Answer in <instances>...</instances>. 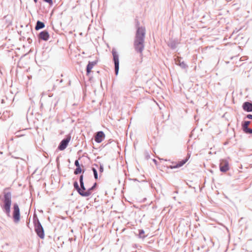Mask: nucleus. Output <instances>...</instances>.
Instances as JSON below:
<instances>
[{"instance_id":"423d86ee","label":"nucleus","mask_w":252,"mask_h":252,"mask_svg":"<svg viewBox=\"0 0 252 252\" xmlns=\"http://www.w3.org/2000/svg\"><path fill=\"white\" fill-rule=\"evenodd\" d=\"M71 137L70 134L66 135L65 137L60 142L58 147V149L60 151H63L65 149L71 140Z\"/></svg>"},{"instance_id":"72a5a7b5","label":"nucleus","mask_w":252,"mask_h":252,"mask_svg":"<svg viewBox=\"0 0 252 252\" xmlns=\"http://www.w3.org/2000/svg\"><path fill=\"white\" fill-rule=\"evenodd\" d=\"M14 72V67H13L10 71L11 73H13Z\"/></svg>"},{"instance_id":"e433bc0d","label":"nucleus","mask_w":252,"mask_h":252,"mask_svg":"<svg viewBox=\"0 0 252 252\" xmlns=\"http://www.w3.org/2000/svg\"><path fill=\"white\" fill-rule=\"evenodd\" d=\"M63 79H61L60 81H59V82L60 83H62L63 82Z\"/></svg>"},{"instance_id":"2eb2a0df","label":"nucleus","mask_w":252,"mask_h":252,"mask_svg":"<svg viewBox=\"0 0 252 252\" xmlns=\"http://www.w3.org/2000/svg\"><path fill=\"white\" fill-rule=\"evenodd\" d=\"M79 189L77 190L78 194L82 197H88V189H86L85 186L79 187Z\"/></svg>"},{"instance_id":"a18cd8bd","label":"nucleus","mask_w":252,"mask_h":252,"mask_svg":"<svg viewBox=\"0 0 252 252\" xmlns=\"http://www.w3.org/2000/svg\"><path fill=\"white\" fill-rule=\"evenodd\" d=\"M149 157H150V156H149V155H148V156H147V158H149Z\"/></svg>"},{"instance_id":"39448f33","label":"nucleus","mask_w":252,"mask_h":252,"mask_svg":"<svg viewBox=\"0 0 252 252\" xmlns=\"http://www.w3.org/2000/svg\"><path fill=\"white\" fill-rule=\"evenodd\" d=\"M112 54L113 56V61L114 63L115 73L117 75L119 70V54L115 48L112 50Z\"/></svg>"},{"instance_id":"7c9ffc66","label":"nucleus","mask_w":252,"mask_h":252,"mask_svg":"<svg viewBox=\"0 0 252 252\" xmlns=\"http://www.w3.org/2000/svg\"><path fill=\"white\" fill-rule=\"evenodd\" d=\"M246 118L249 119H252V114H248L246 116Z\"/></svg>"},{"instance_id":"dca6fc26","label":"nucleus","mask_w":252,"mask_h":252,"mask_svg":"<svg viewBox=\"0 0 252 252\" xmlns=\"http://www.w3.org/2000/svg\"><path fill=\"white\" fill-rule=\"evenodd\" d=\"M179 42L176 40H171L168 43V46L172 49H175L177 48V46Z\"/></svg>"},{"instance_id":"ea45409f","label":"nucleus","mask_w":252,"mask_h":252,"mask_svg":"<svg viewBox=\"0 0 252 252\" xmlns=\"http://www.w3.org/2000/svg\"><path fill=\"white\" fill-rule=\"evenodd\" d=\"M58 103V101L55 103L54 104V107L56 106V105H57V103Z\"/></svg>"},{"instance_id":"49530a36","label":"nucleus","mask_w":252,"mask_h":252,"mask_svg":"<svg viewBox=\"0 0 252 252\" xmlns=\"http://www.w3.org/2000/svg\"><path fill=\"white\" fill-rule=\"evenodd\" d=\"M149 157H150V156H149V155H148V156H147V158H149Z\"/></svg>"},{"instance_id":"a211bd4d","label":"nucleus","mask_w":252,"mask_h":252,"mask_svg":"<svg viewBox=\"0 0 252 252\" xmlns=\"http://www.w3.org/2000/svg\"><path fill=\"white\" fill-rule=\"evenodd\" d=\"M97 187V184L95 182L91 188L88 189V197L90 196L92 192L96 190Z\"/></svg>"},{"instance_id":"c756f323","label":"nucleus","mask_w":252,"mask_h":252,"mask_svg":"<svg viewBox=\"0 0 252 252\" xmlns=\"http://www.w3.org/2000/svg\"><path fill=\"white\" fill-rule=\"evenodd\" d=\"M83 179H84V176H83V175L82 174L79 177V182L84 181Z\"/></svg>"},{"instance_id":"58836bf2","label":"nucleus","mask_w":252,"mask_h":252,"mask_svg":"<svg viewBox=\"0 0 252 252\" xmlns=\"http://www.w3.org/2000/svg\"><path fill=\"white\" fill-rule=\"evenodd\" d=\"M37 0H33L34 2L35 3H36V2H37Z\"/></svg>"},{"instance_id":"5701e85b","label":"nucleus","mask_w":252,"mask_h":252,"mask_svg":"<svg viewBox=\"0 0 252 252\" xmlns=\"http://www.w3.org/2000/svg\"><path fill=\"white\" fill-rule=\"evenodd\" d=\"M20 220V209L17 204V223Z\"/></svg>"},{"instance_id":"f257e3e1","label":"nucleus","mask_w":252,"mask_h":252,"mask_svg":"<svg viewBox=\"0 0 252 252\" xmlns=\"http://www.w3.org/2000/svg\"><path fill=\"white\" fill-rule=\"evenodd\" d=\"M135 27L136 31L133 46L135 51L142 54L145 47L146 29L144 27L140 26V22L138 20H135Z\"/></svg>"},{"instance_id":"2f4dec72","label":"nucleus","mask_w":252,"mask_h":252,"mask_svg":"<svg viewBox=\"0 0 252 252\" xmlns=\"http://www.w3.org/2000/svg\"><path fill=\"white\" fill-rule=\"evenodd\" d=\"M79 183H80V187H82L85 186L84 181L79 182Z\"/></svg>"},{"instance_id":"c9c22d12","label":"nucleus","mask_w":252,"mask_h":252,"mask_svg":"<svg viewBox=\"0 0 252 252\" xmlns=\"http://www.w3.org/2000/svg\"><path fill=\"white\" fill-rule=\"evenodd\" d=\"M133 180L134 181H138L137 179H133Z\"/></svg>"},{"instance_id":"4be33fe9","label":"nucleus","mask_w":252,"mask_h":252,"mask_svg":"<svg viewBox=\"0 0 252 252\" xmlns=\"http://www.w3.org/2000/svg\"><path fill=\"white\" fill-rule=\"evenodd\" d=\"M138 232H139L138 235H139V238L144 239L146 237V236L144 235L145 231L143 229H139Z\"/></svg>"},{"instance_id":"f03ea898","label":"nucleus","mask_w":252,"mask_h":252,"mask_svg":"<svg viewBox=\"0 0 252 252\" xmlns=\"http://www.w3.org/2000/svg\"><path fill=\"white\" fill-rule=\"evenodd\" d=\"M3 198L2 199L3 204L2 206L3 211L7 216L10 217V207L11 205V192L5 189L3 191Z\"/></svg>"},{"instance_id":"f3484780","label":"nucleus","mask_w":252,"mask_h":252,"mask_svg":"<svg viewBox=\"0 0 252 252\" xmlns=\"http://www.w3.org/2000/svg\"><path fill=\"white\" fill-rule=\"evenodd\" d=\"M45 25L44 23H43L39 20H38L36 22V25L35 26V30L36 31H38L40 29L44 28L45 27Z\"/></svg>"},{"instance_id":"473e14b6","label":"nucleus","mask_w":252,"mask_h":252,"mask_svg":"<svg viewBox=\"0 0 252 252\" xmlns=\"http://www.w3.org/2000/svg\"><path fill=\"white\" fill-rule=\"evenodd\" d=\"M153 161H154V162L156 164H157V162H158V161H157V160L156 159H153Z\"/></svg>"},{"instance_id":"393cba45","label":"nucleus","mask_w":252,"mask_h":252,"mask_svg":"<svg viewBox=\"0 0 252 252\" xmlns=\"http://www.w3.org/2000/svg\"><path fill=\"white\" fill-rule=\"evenodd\" d=\"M73 187H74V189L77 191V190H79L80 191V189H79V185H78V183L77 181H75L73 182Z\"/></svg>"},{"instance_id":"9b49d317","label":"nucleus","mask_w":252,"mask_h":252,"mask_svg":"<svg viewBox=\"0 0 252 252\" xmlns=\"http://www.w3.org/2000/svg\"><path fill=\"white\" fill-rule=\"evenodd\" d=\"M243 109L247 112H252V102L245 101L242 104Z\"/></svg>"},{"instance_id":"b1692460","label":"nucleus","mask_w":252,"mask_h":252,"mask_svg":"<svg viewBox=\"0 0 252 252\" xmlns=\"http://www.w3.org/2000/svg\"><path fill=\"white\" fill-rule=\"evenodd\" d=\"M92 170L93 172L94 179L95 180H97L98 179V173H97V170L94 167H92Z\"/></svg>"},{"instance_id":"f704fd0d","label":"nucleus","mask_w":252,"mask_h":252,"mask_svg":"<svg viewBox=\"0 0 252 252\" xmlns=\"http://www.w3.org/2000/svg\"><path fill=\"white\" fill-rule=\"evenodd\" d=\"M2 74V72L0 70V78L1 77V75Z\"/></svg>"},{"instance_id":"0eeeda50","label":"nucleus","mask_w":252,"mask_h":252,"mask_svg":"<svg viewBox=\"0 0 252 252\" xmlns=\"http://www.w3.org/2000/svg\"><path fill=\"white\" fill-rule=\"evenodd\" d=\"M26 130L27 128L17 130V143L25 141L28 139V136L25 133Z\"/></svg>"},{"instance_id":"9d476101","label":"nucleus","mask_w":252,"mask_h":252,"mask_svg":"<svg viewBox=\"0 0 252 252\" xmlns=\"http://www.w3.org/2000/svg\"><path fill=\"white\" fill-rule=\"evenodd\" d=\"M38 37L39 39L44 41H47L49 38V34L47 30L41 31L38 34Z\"/></svg>"},{"instance_id":"4468645a","label":"nucleus","mask_w":252,"mask_h":252,"mask_svg":"<svg viewBox=\"0 0 252 252\" xmlns=\"http://www.w3.org/2000/svg\"><path fill=\"white\" fill-rule=\"evenodd\" d=\"M188 159L187 158L184 159L181 161L178 162L175 165H170L169 168L171 169L178 168H179L183 165H184L188 161Z\"/></svg>"},{"instance_id":"412c9836","label":"nucleus","mask_w":252,"mask_h":252,"mask_svg":"<svg viewBox=\"0 0 252 252\" xmlns=\"http://www.w3.org/2000/svg\"><path fill=\"white\" fill-rule=\"evenodd\" d=\"M12 219L14 222L16 223V203L13 204Z\"/></svg>"},{"instance_id":"4c0bfd02","label":"nucleus","mask_w":252,"mask_h":252,"mask_svg":"<svg viewBox=\"0 0 252 252\" xmlns=\"http://www.w3.org/2000/svg\"><path fill=\"white\" fill-rule=\"evenodd\" d=\"M59 159V157H57V158H56V161H58Z\"/></svg>"},{"instance_id":"37998d69","label":"nucleus","mask_w":252,"mask_h":252,"mask_svg":"<svg viewBox=\"0 0 252 252\" xmlns=\"http://www.w3.org/2000/svg\"><path fill=\"white\" fill-rule=\"evenodd\" d=\"M52 96V95H50V94L49 95V97H51Z\"/></svg>"},{"instance_id":"aec40b11","label":"nucleus","mask_w":252,"mask_h":252,"mask_svg":"<svg viewBox=\"0 0 252 252\" xmlns=\"http://www.w3.org/2000/svg\"><path fill=\"white\" fill-rule=\"evenodd\" d=\"M251 122L248 121H244L242 123V128L243 131L248 127Z\"/></svg>"},{"instance_id":"79ce46f5","label":"nucleus","mask_w":252,"mask_h":252,"mask_svg":"<svg viewBox=\"0 0 252 252\" xmlns=\"http://www.w3.org/2000/svg\"><path fill=\"white\" fill-rule=\"evenodd\" d=\"M94 165L96 166V167H98V165L97 164H94Z\"/></svg>"},{"instance_id":"ddd939ff","label":"nucleus","mask_w":252,"mask_h":252,"mask_svg":"<svg viewBox=\"0 0 252 252\" xmlns=\"http://www.w3.org/2000/svg\"><path fill=\"white\" fill-rule=\"evenodd\" d=\"M97 63V61L95 60L93 62L89 61L86 66V74L89 75L93 67Z\"/></svg>"},{"instance_id":"f8f14e48","label":"nucleus","mask_w":252,"mask_h":252,"mask_svg":"<svg viewBox=\"0 0 252 252\" xmlns=\"http://www.w3.org/2000/svg\"><path fill=\"white\" fill-rule=\"evenodd\" d=\"M175 63L179 66L181 68L186 69L188 68V65L182 61L181 58H177L175 60Z\"/></svg>"},{"instance_id":"cd10ccee","label":"nucleus","mask_w":252,"mask_h":252,"mask_svg":"<svg viewBox=\"0 0 252 252\" xmlns=\"http://www.w3.org/2000/svg\"><path fill=\"white\" fill-rule=\"evenodd\" d=\"M44 2L48 3L50 5H53V0H43Z\"/></svg>"},{"instance_id":"7ed1b4c3","label":"nucleus","mask_w":252,"mask_h":252,"mask_svg":"<svg viewBox=\"0 0 252 252\" xmlns=\"http://www.w3.org/2000/svg\"><path fill=\"white\" fill-rule=\"evenodd\" d=\"M33 223L36 235L41 239L45 237L44 230L36 215H34Z\"/></svg>"},{"instance_id":"c03bdc74","label":"nucleus","mask_w":252,"mask_h":252,"mask_svg":"<svg viewBox=\"0 0 252 252\" xmlns=\"http://www.w3.org/2000/svg\"><path fill=\"white\" fill-rule=\"evenodd\" d=\"M17 49H19H19H20V48L17 47Z\"/></svg>"},{"instance_id":"6ab92c4d","label":"nucleus","mask_w":252,"mask_h":252,"mask_svg":"<svg viewBox=\"0 0 252 252\" xmlns=\"http://www.w3.org/2000/svg\"><path fill=\"white\" fill-rule=\"evenodd\" d=\"M85 171V169L82 170L81 166L76 167V169L74 171V174L75 175H78L82 172L84 173Z\"/></svg>"},{"instance_id":"6e6552de","label":"nucleus","mask_w":252,"mask_h":252,"mask_svg":"<svg viewBox=\"0 0 252 252\" xmlns=\"http://www.w3.org/2000/svg\"><path fill=\"white\" fill-rule=\"evenodd\" d=\"M220 170L221 172H226L229 169V165L228 161L225 159L220 160Z\"/></svg>"},{"instance_id":"20e7f679","label":"nucleus","mask_w":252,"mask_h":252,"mask_svg":"<svg viewBox=\"0 0 252 252\" xmlns=\"http://www.w3.org/2000/svg\"><path fill=\"white\" fill-rule=\"evenodd\" d=\"M32 29L30 26L28 25H26L25 29L23 31H17L18 33L20 35L19 37V40H21L22 38L23 40L27 38L29 43L30 44L32 42V39L29 36V34L32 32Z\"/></svg>"},{"instance_id":"bb28decb","label":"nucleus","mask_w":252,"mask_h":252,"mask_svg":"<svg viewBox=\"0 0 252 252\" xmlns=\"http://www.w3.org/2000/svg\"><path fill=\"white\" fill-rule=\"evenodd\" d=\"M98 170L100 174L102 173L103 172L104 168L103 164L99 163V167L98 168Z\"/></svg>"},{"instance_id":"a19ab883","label":"nucleus","mask_w":252,"mask_h":252,"mask_svg":"<svg viewBox=\"0 0 252 252\" xmlns=\"http://www.w3.org/2000/svg\"><path fill=\"white\" fill-rule=\"evenodd\" d=\"M10 140H12H12H13V137H12L10 138Z\"/></svg>"},{"instance_id":"c85d7f7f","label":"nucleus","mask_w":252,"mask_h":252,"mask_svg":"<svg viewBox=\"0 0 252 252\" xmlns=\"http://www.w3.org/2000/svg\"><path fill=\"white\" fill-rule=\"evenodd\" d=\"M74 165H75L76 167L81 166L79 162V159L75 160L74 162Z\"/></svg>"},{"instance_id":"a878e982","label":"nucleus","mask_w":252,"mask_h":252,"mask_svg":"<svg viewBox=\"0 0 252 252\" xmlns=\"http://www.w3.org/2000/svg\"><path fill=\"white\" fill-rule=\"evenodd\" d=\"M243 131L247 134H252V128L248 127L247 128L243 130Z\"/></svg>"},{"instance_id":"1a4fd4ad","label":"nucleus","mask_w":252,"mask_h":252,"mask_svg":"<svg viewBox=\"0 0 252 252\" xmlns=\"http://www.w3.org/2000/svg\"><path fill=\"white\" fill-rule=\"evenodd\" d=\"M94 141L97 143H101L105 138V134L102 131H99L94 135Z\"/></svg>"}]
</instances>
